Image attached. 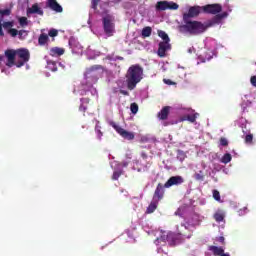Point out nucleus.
I'll use <instances>...</instances> for the list:
<instances>
[{
	"label": "nucleus",
	"instance_id": "1",
	"mask_svg": "<svg viewBox=\"0 0 256 256\" xmlns=\"http://www.w3.org/2000/svg\"><path fill=\"white\" fill-rule=\"evenodd\" d=\"M121 0H108L106 3L100 4V10L98 13L100 15V21H96L93 24V15H89L88 25L90 30L93 32L96 37H101L102 39H109V37H113L117 31L115 30V23H117V17L115 14L109 10L107 7L110 5H115V3H120Z\"/></svg>",
	"mask_w": 256,
	"mask_h": 256
},
{
	"label": "nucleus",
	"instance_id": "2",
	"mask_svg": "<svg viewBox=\"0 0 256 256\" xmlns=\"http://www.w3.org/2000/svg\"><path fill=\"white\" fill-rule=\"evenodd\" d=\"M199 13H203V6H192L189 8L188 13L183 14V23L179 27L180 33H186L188 35H201V33H205L209 27H211V23H201L199 21H191V17H197Z\"/></svg>",
	"mask_w": 256,
	"mask_h": 256
},
{
	"label": "nucleus",
	"instance_id": "3",
	"mask_svg": "<svg viewBox=\"0 0 256 256\" xmlns=\"http://www.w3.org/2000/svg\"><path fill=\"white\" fill-rule=\"evenodd\" d=\"M143 230L148 233V235H154L156 239L154 244L157 247V253H163V247L168 243L171 247L181 244L180 238H175V233L170 231L155 230L153 226H150L148 223L143 225Z\"/></svg>",
	"mask_w": 256,
	"mask_h": 256
},
{
	"label": "nucleus",
	"instance_id": "4",
	"mask_svg": "<svg viewBox=\"0 0 256 256\" xmlns=\"http://www.w3.org/2000/svg\"><path fill=\"white\" fill-rule=\"evenodd\" d=\"M203 216L198 213H192L189 215L185 224L177 226V233H175V239H180V243H183L184 239H191V234L187 235L185 231H193L194 227L201 225Z\"/></svg>",
	"mask_w": 256,
	"mask_h": 256
},
{
	"label": "nucleus",
	"instance_id": "5",
	"mask_svg": "<svg viewBox=\"0 0 256 256\" xmlns=\"http://www.w3.org/2000/svg\"><path fill=\"white\" fill-rule=\"evenodd\" d=\"M143 79V67L139 64H135L129 67L126 74L127 87L130 91H133L137 87L138 83H141Z\"/></svg>",
	"mask_w": 256,
	"mask_h": 256
},
{
	"label": "nucleus",
	"instance_id": "6",
	"mask_svg": "<svg viewBox=\"0 0 256 256\" xmlns=\"http://www.w3.org/2000/svg\"><path fill=\"white\" fill-rule=\"evenodd\" d=\"M218 48L219 44H217L216 39L206 38L204 40V53L198 56V61H200V63H207V61H211L213 57H217Z\"/></svg>",
	"mask_w": 256,
	"mask_h": 256
},
{
	"label": "nucleus",
	"instance_id": "7",
	"mask_svg": "<svg viewBox=\"0 0 256 256\" xmlns=\"http://www.w3.org/2000/svg\"><path fill=\"white\" fill-rule=\"evenodd\" d=\"M103 71L104 69L101 65H94L90 68H87L84 74L83 83H97L99 78L103 75Z\"/></svg>",
	"mask_w": 256,
	"mask_h": 256
},
{
	"label": "nucleus",
	"instance_id": "8",
	"mask_svg": "<svg viewBox=\"0 0 256 256\" xmlns=\"http://www.w3.org/2000/svg\"><path fill=\"white\" fill-rule=\"evenodd\" d=\"M109 125L113 127V129L122 137V139H126L127 141H133L135 139V133L127 131L123 129L119 124L115 123L114 121H110Z\"/></svg>",
	"mask_w": 256,
	"mask_h": 256
},
{
	"label": "nucleus",
	"instance_id": "9",
	"mask_svg": "<svg viewBox=\"0 0 256 256\" xmlns=\"http://www.w3.org/2000/svg\"><path fill=\"white\" fill-rule=\"evenodd\" d=\"M30 53L27 48L16 50V67H23L29 61Z\"/></svg>",
	"mask_w": 256,
	"mask_h": 256
},
{
	"label": "nucleus",
	"instance_id": "10",
	"mask_svg": "<svg viewBox=\"0 0 256 256\" xmlns=\"http://www.w3.org/2000/svg\"><path fill=\"white\" fill-rule=\"evenodd\" d=\"M93 85H95V83L82 82L81 89L80 90L74 89V93H80V95H87V93L90 92L91 95L97 97V88L93 87Z\"/></svg>",
	"mask_w": 256,
	"mask_h": 256
},
{
	"label": "nucleus",
	"instance_id": "11",
	"mask_svg": "<svg viewBox=\"0 0 256 256\" xmlns=\"http://www.w3.org/2000/svg\"><path fill=\"white\" fill-rule=\"evenodd\" d=\"M167 9L177 11L179 4L172 1H159L156 3V11H167Z\"/></svg>",
	"mask_w": 256,
	"mask_h": 256
},
{
	"label": "nucleus",
	"instance_id": "12",
	"mask_svg": "<svg viewBox=\"0 0 256 256\" xmlns=\"http://www.w3.org/2000/svg\"><path fill=\"white\" fill-rule=\"evenodd\" d=\"M4 57L7 69H11L13 65H17V50H6Z\"/></svg>",
	"mask_w": 256,
	"mask_h": 256
},
{
	"label": "nucleus",
	"instance_id": "13",
	"mask_svg": "<svg viewBox=\"0 0 256 256\" xmlns=\"http://www.w3.org/2000/svg\"><path fill=\"white\" fill-rule=\"evenodd\" d=\"M151 167V162H146L143 160H134L133 169L134 171H138V173H145L149 171Z\"/></svg>",
	"mask_w": 256,
	"mask_h": 256
},
{
	"label": "nucleus",
	"instance_id": "14",
	"mask_svg": "<svg viewBox=\"0 0 256 256\" xmlns=\"http://www.w3.org/2000/svg\"><path fill=\"white\" fill-rule=\"evenodd\" d=\"M27 17H31V15H38L39 17H43L44 11L41 7V4L34 3L31 7H28L26 10Z\"/></svg>",
	"mask_w": 256,
	"mask_h": 256
},
{
	"label": "nucleus",
	"instance_id": "15",
	"mask_svg": "<svg viewBox=\"0 0 256 256\" xmlns=\"http://www.w3.org/2000/svg\"><path fill=\"white\" fill-rule=\"evenodd\" d=\"M110 166L114 170L112 179L113 181H117L123 175V166L117 161L110 162Z\"/></svg>",
	"mask_w": 256,
	"mask_h": 256
},
{
	"label": "nucleus",
	"instance_id": "16",
	"mask_svg": "<svg viewBox=\"0 0 256 256\" xmlns=\"http://www.w3.org/2000/svg\"><path fill=\"white\" fill-rule=\"evenodd\" d=\"M69 46L72 49V53L75 55H83V47L75 37L69 39Z\"/></svg>",
	"mask_w": 256,
	"mask_h": 256
},
{
	"label": "nucleus",
	"instance_id": "17",
	"mask_svg": "<svg viewBox=\"0 0 256 256\" xmlns=\"http://www.w3.org/2000/svg\"><path fill=\"white\" fill-rule=\"evenodd\" d=\"M203 13H210L211 15H217V13H221L223 9L219 4H208L202 6Z\"/></svg>",
	"mask_w": 256,
	"mask_h": 256
},
{
	"label": "nucleus",
	"instance_id": "18",
	"mask_svg": "<svg viewBox=\"0 0 256 256\" xmlns=\"http://www.w3.org/2000/svg\"><path fill=\"white\" fill-rule=\"evenodd\" d=\"M225 210L218 209L213 214V219L222 227V229H225ZM222 223V225H221Z\"/></svg>",
	"mask_w": 256,
	"mask_h": 256
},
{
	"label": "nucleus",
	"instance_id": "19",
	"mask_svg": "<svg viewBox=\"0 0 256 256\" xmlns=\"http://www.w3.org/2000/svg\"><path fill=\"white\" fill-rule=\"evenodd\" d=\"M183 183H185V179H183L182 176H172L164 184V187L169 189V187H173V185H183Z\"/></svg>",
	"mask_w": 256,
	"mask_h": 256
},
{
	"label": "nucleus",
	"instance_id": "20",
	"mask_svg": "<svg viewBox=\"0 0 256 256\" xmlns=\"http://www.w3.org/2000/svg\"><path fill=\"white\" fill-rule=\"evenodd\" d=\"M163 195H165V186H163L162 184H158L152 200L157 201L159 203V201L163 199Z\"/></svg>",
	"mask_w": 256,
	"mask_h": 256
},
{
	"label": "nucleus",
	"instance_id": "21",
	"mask_svg": "<svg viewBox=\"0 0 256 256\" xmlns=\"http://www.w3.org/2000/svg\"><path fill=\"white\" fill-rule=\"evenodd\" d=\"M251 105H252V102H251V99H249V95H244L242 97V102L240 103L242 113H249V109L251 108Z\"/></svg>",
	"mask_w": 256,
	"mask_h": 256
},
{
	"label": "nucleus",
	"instance_id": "22",
	"mask_svg": "<svg viewBox=\"0 0 256 256\" xmlns=\"http://www.w3.org/2000/svg\"><path fill=\"white\" fill-rule=\"evenodd\" d=\"M167 51H171V44L169 42H160L158 48V56L165 57Z\"/></svg>",
	"mask_w": 256,
	"mask_h": 256
},
{
	"label": "nucleus",
	"instance_id": "23",
	"mask_svg": "<svg viewBox=\"0 0 256 256\" xmlns=\"http://www.w3.org/2000/svg\"><path fill=\"white\" fill-rule=\"evenodd\" d=\"M46 7L55 11L56 13H63V7L57 3V0H47Z\"/></svg>",
	"mask_w": 256,
	"mask_h": 256
},
{
	"label": "nucleus",
	"instance_id": "24",
	"mask_svg": "<svg viewBox=\"0 0 256 256\" xmlns=\"http://www.w3.org/2000/svg\"><path fill=\"white\" fill-rule=\"evenodd\" d=\"M208 251L214 256H222L225 253V246L211 245L208 246Z\"/></svg>",
	"mask_w": 256,
	"mask_h": 256
},
{
	"label": "nucleus",
	"instance_id": "25",
	"mask_svg": "<svg viewBox=\"0 0 256 256\" xmlns=\"http://www.w3.org/2000/svg\"><path fill=\"white\" fill-rule=\"evenodd\" d=\"M94 123H95V134H96V138L98 139V141H102L103 139V131H101V122H99V120L94 119Z\"/></svg>",
	"mask_w": 256,
	"mask_h": 256
},
{
	"label": "nucleus",
	"instance_id": "26",
	"mask_svg": "<svg viewBox=\"0 0 256 256\" xmlns=\"http://www.w3.org/2000/svg\"><path fill=\"white\" fill-rule=\"evenodd\" d=\"M197 117H199V113L193 112L192 114H187L186 116H182L180 121H190V123H195L197 121Z\"/></svg>",
	"mask_w": 256,
	"mask_h": 256
},
{
	"label": "nucleus",
	"instance_id": "27",
	"mask_svg": "<svg viewBox=\"0 0 256 256\" xmlns=\"http://www.w3.org/2000/svg\"><path fill=\"white\" fill-rule=\"evenodd\" d=\"M85 55L87 59H95L96 57H99V55H101V52L95 51L91 49V47H88L87 50L85 51Z\"/></svg>",
	"mask_w": 256,
	"mask_h": 256
},
{
	"label": "nucleus",
	"instance_id": "28",
	"mask_svg": "<svg viewBox=\"0 0 256 256\" xmlns=\"http://www.w3.org/2000/svg\"><path fill=\"white\" fill-rule=\"evenodd\" d=\"M65 49L60 47H53L50 49V55L51 57H61V55H64Z\"/></svg>",
	"mask_w": 256,
	"mask_h": 256
},
{
	"label": "nucleus",
	"instance_id": "29",
	"mask_svg": "<svg viewBox=\"0 0 256 256\" xmlns=\"http://www.w3.org/2000/svg\"><path fill=\"white\" fill-rule=\"evenodd\" d=\"M0 69L2 73H5V75H9L10 68H7V61L5 60V56L0 55Z\"/></svg>",
	"mask_w": 256,
	"mask_h": 256
},
{
	"label": "nucleus",
	"instance_id": "30",
	"mask_svg": "<svg viewBox=\"0 0 256 256\" xmlns=\"http://www.w3.org/2000/svg\"><path fill=\"white\" fill-rule=\"evenodd\" d=\"M192 113H195V110L187 107H181L178 109V115H183V117H186L187 115H191Z\"/></svg>",
	"mask_w": 256,
	"mask_h": 256
},
{
	"label": "nucleus",
	"instance_id": "31",
	"mask_svg": "<svg viewBox=\"0 0 256 256\" xmlns=\"http://www.w3.org/2000/svg\"><path fill=\"white\" fill-rule=\"evenodd\" d=\"M158 205H159V202H157V200L152 199L151 203L147 207L146 213L148 214L155 213V210L157 209Z\"/></svg>",
	"mask_w": 256,
	"mask_h": 256
},
{
	"label": "nucleus",
	"instance_id": "32",
	"mask_svg": "<svg viewBox=\"0 0 256 256\" xmlns=\"http://www.w3.org/2000/svg\"><path fill=\"white\" fill-rule=\"evenodd\" d=\"M188 211H189V206L183 205L178 208V210L176 211V215H179V217H185Z\"/></svg>",
	"mask_w": 256,
	"mask_h": 256
},
{
	"label": "nucleus",
	"instance_id": "33",
	"mask_svg": "<svg viewBox=\"0 0 256 256\" xmlns=\"http://www.w3.org/2000/svg\"><path fill=\"white\" fill-rule=\"evenodd\" d=\"M159 119H162V121H165L167 117H169V107H164L159 113H158Z\"/></svg>",
	"mask_w": 256,
	"mask_h": 256
},
{
	"label": "nucleus",
	"instance_id": "34",
	"mask_svg": "<svg viewBox=\"0 0 256 256\" xmlns=\"http://www.w3.org/2000/svg\"><path fill=\"white\" fill-rule=\"evenodd\" d=\"M233 159V156H231L230 153H225L220 159V163H223L224 165H227V163H231V160Z\"/></svg>",
	"mask_w": 256,
	"mask_h": 256
},
{
	"label": "nucleus",
	"instance_id": "35",
	"mask_svg": "<svg viewBox=\"0 0 256 256\" xmlns=\"http://www.w3.org/2000/svg\"><path fill=\"white\" fill-rule=\"evenodd\" d=\"M151 33H153V29L150 26H146L142 29L141 36L145 39L151 37Z\"/></svg>",
	"mask_w": 256,
	"mask_h": 256
},
{
	"label": "nucleus",
	"instance_id": "36",
	"mask_svg": "<svg viewBox=\"0 0 256 256\" xmlns=\"http://www.w3.org/2000/svg\"><path fill=\"white\" fill-rule=\"evenodd\" d=\"M80 107H79V111H82L83 113H85V111H87V105L89 103V98H81L80 99Z\"/></svg>",
	"mask_w": 256,
	"mask_h": 256
},
{
	"label": "nucleus",
	"instance_id": "37",
	"mask_svg": "<svg viewBox=\"0 0 256 256\" xmlns=\"http://www.w3.org/2000/svg\"><path fill=\"white\" fill-rule=\"evenodd\" d=\"M47 41H49V36L45 33L40 34V36L38 38L39 45H41V46L47 45Z\"/></svg>",
	"mask_w": 256,
	"mask_h": 256
},
{
	"label": "nucleus",
	"instance_id": "38",
	"mask_svg": "<svg viewBox=\"0 0 256 256\" xmlns=\"http://www.w3.org/2000/svg\"><path fill=\"white\" fill-rule=\"evenodd\" d=\"M212 197L214 200L217 201V203H223V199H221V193L217 189L212 190Z\"/></svg>",
	"mask_w": 256,
	"mask_h": 256
},
{
	"label": "nucleus",
	"instance_id": "39",
	"mask_svg": "<svg viewBox=\"0 0 256 256\" xmlns=\"http://www.w3.org/2000/svg\"><path fill=\"white\" fill-rule=\"evenodd\" d=\"M9 15H11V9H0V22H2L5 17H9Z\"/></svg>",
	"mask_w": 256,
	"mask_h": 256
},
{
	"label": "nucleus",
	"instance_id": "40",
	"mask_svg": "<svg viewBox=\"0 0 256 256\" xmlns=\"http://www.w3.org/2000/svg\"><path fill=\"white\" fill-rule=\"evenodd\" d=\"M193 178L195 179V181H205V173H203V170L195 172Z\"/></svg>",
	"mask_w": 256,
	"mask_h": 256
},
{
	"label": "nucleus",
	"instance_id": "41",
	"mask_svg": "<svg viewBox=\"0 0 256 256\" xmlns=\"http://www.w3.org/2000/svg\"><path fill=\"white\" fill-rule=\"evenodd\" d=\"M228 16H229L228 12H223L221 14H218L214 18V23H221V21H223V19H225V17H228Z\"/></svg>",
	"mask_w": 256,
	"mask_h": 256
},
{
	"label": "nucleus",
	"instance_id": "42",
	"mask_svg": "<svg viewBox=\"0 0 256 256\" xmlns=\"http://www.w3.org/2000/svg\"><path fill=\"white\" fill-rule=\"evenodd\" d=\"M47 69L53 72L57 71V62L53 60H47Z\"/></svg>",
	"mask_w": 256,
	"mask_h": 256
},
{
	"label": "nucleus",
	"instance_id": "43",
	"mask_svg": "<svg viewBox=\"0 0 256 256\" xmlns=\"http://www.w3.org/2000/svg\"><path fill=\"white\" fill-rule=\"evenodd\" d=\"M158 36L160 37V39H162V42H166L169 43V41H171L169 39V35H167V33H165V31H158Z\"/></svg>",
	"mask_w": 256,
	"mask_h": 256
},
{
	"label": "nucleus",
	"instance_id": "44",
	"mask_svg": "<svg viewBox=\"0 0 256 256\" xmlns=\"http://www.w3.org/2000/svg\"><path fill=\"white\" fill-rule=\"evenodd\" d=\"M126 235L128 237V243H134L135 242V238L133 237V230H126Z\"/></svg>",
	"mask_w": 256,
	"mask_h": 256
},
{
	"label": "nucleus",
	"instance_id": "45",
	"mask_svg": "<svg viewBox=\"0 0 256 256\" xmlns=\"http://www.w3.org/2000/svg\"><path fill=\"white\" fill-rule=\"evenodd\" d=\"M187 157V155L183 152V150H178L177 152V159L178 161H185V158Z\"/></svg>",
	"mask_w": 256,
	"mask_h": 256
},
{
	"label": "nucleus",
	"instance_id": "46",
	"mask_svg": "<svg viewBox=\"0 0 256 256\" xmlns=\"http://www.w3.org/2000/svg\"><path fill=\"white\" fill-rule=\"evenodd\" d=\"M18 21L21 27H27V25H29V21L27 20V17H20Z\"/></svg>",
	"mask_w": 256,
	"mask_h": 256
},
{
	"label": "nucleus",
	"instance_id": "47",
	"mask_svg": "<svg viewBox=\"0 0 256 256\" xmlns=\"http://www.w3.org/2000/svg\"><path fill=\"white\" fill-rule=\"evenodd\" d=\"M130 110L133 115H137V112L139 111V106L137 105V103H132L130 106Z\"/></svg>",
	"mask_w": 256,
	"mask_h": 256
},
{
	"label": "nucleus",
	"instance_id": "48",
	"mask_svg": "<svg viewBox=\"0 0 256 256\" xmlns=\"http://www.w3.org/2000/svg\"><path fill=\"white\" fill-rule=\"evenodd\" d=\"M245 143H247L248 145H251L253 143V134H246Z\"/></svg>",
	"mask_w": 256,
	"mask_h": 256
},
{
	"label": "nucleus",
	"instance_id": "49",
	"mask_svg": "<svg viewBox=\"0 0 256 256\" xmlns=\"http://www.w3.org/2000/svg\"><path fill=\"white\" fill-rule=\"evenodd\" d=\"M247 213H249V210L247 209V207H244L238 210L239 217H243V215H247Z\"/></svg>",
	"mask_w": 256,
	"mask_h": 256
},
{
	"label": "nucleus",
	"instance_id": "50",
	"mask_svg": "<svg viewBox=\"0 0 256 256\" xmlns=\"http://www.w3.org/2000/svg\"><path fill=\"white\" fill-rule=\"evenodd\" d=\"M227 145H229L227 138H220L219 147H227Z\"/></svg>",
	"mask_w": 256,
	"mask_h": 256
},
{
	"label": "nucleus",
	"instance_id": "51",
	"mask_svg": "<svg viewBox=\"0 0 256 256\" xmlns=\"http://www.w3.org/2000/svg\"><path fill=\"white\" fill-rule=\"evenodd\" d=\"M8 33H9V35H11V37H17V35L19 34V31H17V29H15V28H10L8 30Z\"/></svg>",
	"mask_w": 256,
	"mask_h": 256
},
{
	"label": "nucleus",
	"instance_id": "52",
	"mask_svg": "<svg viewBox=\"0 0 256 256\" xmlns=\"http://www.w3.org/2000/svg\"><path fill=\"white\" fill-rule=\"evenodd\" d=\"M2 27H3V29H12L11 27H13V22H11V21L3 22Z\"/></svg>",
	"mask_w": 256,
	"mask_h": 256
},
{
	"label": "nucleus",
	"instance_id": "53",
	"mask_svg": "<svg viewBox=\"0 0 256 256\" xmlns=\"http://www.w3.org/2000/svg\"><path fill=\"white\" fill-rule=\"evenodd\" d=\"M107 59L109 60V61H117V59H119L120 61H122V59H123V57H119V56H114V55H109V56H107Z\"/></svg>",
	"mask_w": 256,
	"mask_h": 256
},
{
	"label": "nucleus",
	"instance_id": "54",
	"mask_svg": "<svg viewBox=\"0 0 256 256\" xmlns=\"http://www.w3.org/2000/svg\"><path fill=\"white\" fill-rule=\"evenodd\" d=\"M48 35L49 37H57V35H59V32L55 29H51L49 32H48Z\"/></svg>",
	"mask_w": 256,
	"mask_h": 256
},
{
	"label": "nucleus",
	"instance_id": "55",
	"mask_svg": "<svg viewBox=\"0 0 256 256\" xmlns=\"http://www.w3.org/2000/svg\"><path fill=\"white\" fill-rule=\"evenodd\" d=\"M18 35H19V39H25V37H27V31L25 30H20L18 32Z\"/></svg>",
	"mask_w": 256,
	"mask_h": 256
},
{
	"label": "nucleus",
	"instance_id": "56",
	"mask_svg": "<svg viewBox=\"0 0 256 256\" xmlns=\"http://www.w3.org/2000/svg\"><path fill=\"white\" fill-rule=\"evenodd\" d=\"M141 159H142V161H145L146 163H147V162L150 163V161H149V156H148L147 153H145V152H141Z\"/></svg>",
	"mask_w": 256,
	"mask_h": 256
},
{
	"label": "nucleus",
	"instance_id": "57",
	"mask_svg": "<svg viewBox=\"0 0 256 256\" xmlns=\"http://www.w3.org/2000/svg\"><path fill=\"white\" fill-rule=\"evenodd\" d=\"M97 3H99V0H92L91 7L94 12L97 11Z\"/></svg>",
	"mask_w": 256,
	"mask_h": 256
},
{
	"label": "nucleus",
	"instance_id": "58",
	"mask_svg": "<svg viewBox=\"0 0 256 256\" xmlns=\"http://www.w3.org/2000/svg\"><path fill=\"white\" fill-rule=\"evenodd\" d=\"M142 141L144 143H151V141H155V138H148L147 136L142 137Z\"/></svg>",
	"mask_w": 256,
	"mask_h": 256
},
{
	"label": "nucleus",
	"instance_id": "59",
	"mask_svg": "<svg viewBox=\"0 0 256 256\" xmlns=\"http://www.w3.org/2000/svg\"><path fill=\"white\" fill-rule=\"evenodd\" d=\"M250 83H251L252 87H256V76H252L250 78Z\"/></svg>",
	"mask_w": 256,
	"mask_h": 256
},
{
	"label": "nucleus",
	"instance_id": "60",
	"mask_svg": "<svg viewBox=\"0 0 256 256\" xmlns=\"http://www.w3.org/2000/svg\"><path fill=\"white\" fill-rule=\"evenodd\" d=\"M163 81L165 85H175V82L171 81L170 79H164Z\"/></svg>",
	"mask_w": 256,
	"mask_h": 256
},
{
	"label": "nucleus",
	"instance_id": "61",
	"mask_svg": "<svg viewBox=\"0 0 256 256\" xmlns=\"http://www.w3.org/2000/svg\"><path fill=\"white\" fill-rule=\"evenodd\" d=\"M120 193H123L124 197H129V192H127L125 189H120Z\"/></svg>",
	"mask_w": 256,
	"mask_h": 256
},
{
	"label": "nucleus",
	"instance_id": "62",
	"mask_svg": "<svg viewBox=\"0 0 256 256\" xmlns=\"http://www.w3.org/2000/svg\"><path fill=\"white\" fill-rule=\"evenodd\" d=\"M5 33L3 32V24L0 21V37H4Z\"/></svg>",
	"mask_w": 256,
	"mask_h": 256
},
{
	"label": "nucleus",
	"instance_id": "63",
	"mask_svg": "<svg viewBox=\"0 0 256 256\" xmlns=\"http://www.w3.org/2000/svg\"><path fill=\"white\" fill-rule=\"evenodd\" d=\"M123 83H124L123 80L117 81V85H118V87H120V89L123 88Z\"/></svg>",
	"mask_w": 256,
	"mask_h": 256
},
{
	"label": "nucleus",
	"instance_id": "64",
	"mask_svg": "<svg viewBox=\"0 0 256 256\" xmlns=\"http://www.w3.org/2000/svg\"><path fill=\"white\" fill-rule=\"evenodd\" d=\"M120 93L122 95H129V92L127 90H120Z\"/></svg>",
	"mask_w": 256,
	"mask_h": 256
}]
</instances>
